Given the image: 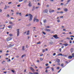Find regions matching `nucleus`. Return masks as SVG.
Returning <instances> with one entry per match:
<instances>
[{
    "instance_id": "34",
    "label": "nucleus",
    "mask_w": 74,
    "mask_h": 74,
    "mask_svg": "<svg viewBox=\"0 0 74 74\" xmlns=\"http://www.w3.org/2000/svg\"><path fill=\"white\" fill-rule=\"evenodd\" d=\"M45 49H43V51H42V52L43 53H44L45 52Z\"/></svg>"
},
{
    "instance_id": "57",
    "label": "nucleus",
    "mask_w": 74,
    "mask_h": 74,
    "mask_svg": "<svg viewBox=\"0 0 74 74\" xmlns=\"http://www.w3.org/2000/svg\"><path fill=\"white\" fill-rule=\"evenodd\" d=\"M14 58H12V60H13Z\"/></svg>"
},
{
    "instance_id": "29",
    "label": "nucleus",
    "mask_w": 74,
    "mask_h": 74,
    "mask_svg": "<svg viewBox=\"0 0 74 74\" xmlns=\"http://www.w3.org/2000/svg\"><path fill=\"white\" fill-rule=\"evenodd\" d=\"M10 17V15L9 14H7V17Z\"/></svg>"
},
{
    "instance_id": "41",
    "label": "nucleus",
    "mask_w": 74,
    "mask_h": 74,
    "mask_svg": "<svg viewBox=\"0 0 74 74\" xmlns=\"http://www.w3.org/2000/svg\"><path fill=\"white\" fill-rule=\"evenodd\" d=\"M9 23L10 24H13V23L12 22H9Z\"/></svg>"
},
{
    "instance_id": "13",
    "label": "nucleus",
    "mask_w": 74,
    "mask_h": 74,
    "mask_svg": "<svg viewBox=\"0 0 74 74\" xmlns=\"http://www.w3.org/2000/svg\"><path fill=\"white\" fill-rule=\"evenodd\" d=\"M63 45H65V47H66L68 45V44L67 43H65Z\"/></svg>"
},
{
    "instance_id": "58",
    "label": "nucleus",
    "mask_w": 74,
    "mask_h": 74,
    "mask_svg": "<svg viewBox=\"0 0 74 74\" xmlns=\"http://www.w3.org/2000/svg\"><path fill=\"white\" fill-rule=\"evenodd\" d=\"M11 11L12 12H14V10H11Z\"/></svg>"
},
{
    "instance_id": "19",
    "label": "nucleus",
    "mask_w": 74,
    "mask_h": 74,
    "mask_svg": "<svg viewBox=\"0 0 74 74\" xmlns=\"http://www.w3.org/2000/svg\"><path fill=\"white\" fill-rule=\"evenodd\" d=\"M73 58H74V53H73L72 56Z\"/></svg>"
},
{
    "instance_id": "61",
    "label": "nucleus",
    "mask_w": 74,
    "mask_h": 74,
    "mask_svg": "<svg viewBox=\"0 0 74 74\" xmlns=\"http://www.w3.org/2000/svg\"><path fill=\"white\" fill-rule=\"evenodd\" d=\"M60 69V68H59V67H58L57 68V69Z\"/></svg>"
},
{
    "instance_id": "31",
    "label": "nucleus",
    "mask_w": 74,
    "mask_h": 74,
    "mask_svg": "<svg viewBox=\"0 0 74 74\" xmlns=\"http://www.w3.org/2000/svg\"><path fill=\"white\" fill-rule=\"evenodd\" d=\"M49 68V66L45 68V69H47L48 68Z\"/></svg>"
},
{
    "instance_id": "44",
    "label": "nucleus",
    "mask_w": 74,
    "mask_h": 74,
    "mask_svg": "<svg viewBox=\"0 0 74 74\" xmlns=\"http://www.w3.org/2000/svg\"><path fill=\"white\" fill-rule=\"evenodd\" d=\"M68 1H67V3H69V2H70V1L71 0H68Z\"/></svg>"
},
{
    "instance_id": "50",
    "label": "nucleus",
    "mask_w": 74,
    "mask_h": 74,
    "mask_svg": "<svg viewBox=\"0 0 74 74\" xmlns=\"http://www.w3.org/2000/svg\"><path fill=\"white\" fill-rule=\"evenodd\" d=\"M70 37H73V38H74V36H70Z\"/></svg>"
},
{
    "instance_id": "36",
    "label": "nucleus",
    "mask_w": 74,
    "mask_h": 74,
    "mask_svg": "<svg viewBox=\"0 0 74 74\" xmlns=\"http://www.w3.org/2000/svg\"><path fill=\"white\" fill-rule=\"evenodd\" d=\"M56 55V53H53V56H55Z\"/></svg>"
},
{
    "instance_id": "7",
    "label": "nucleus",
    "mask_w": 74,
    "mask_h": 74,
    "mask_svg": "<svg viewBox=\"0 0 74 74\" xmlns=\"http://www.w3.org/2000/svg\"><path fill=\"white\" fill-rule=\"evenodd\" d=\"M12 39V38L10 37H9L7 39V41H9L11 40Z\"/></svg>"
},
{
    "instance_id": "47",
    "label": "nucleus",
    "mask_w": 74,
    "mask_h": 74,
    "mask_svg": "<svg viewBox=\"0 0 74 74\" xmlns=\"http://www.w3.org/2000/svg\"><path fill=\"white\" fill-rule=\"evenodd\" d=\"M71 52H73V50L72 49H71Z\"/></svg>"
},
{
    "instance_id": "11",
    "label": "nucleus",
    "mask_w": 74,
    "mask_h": 74,
    "mask_svg": "<svg viewBox=\"0 0 74 74\" xmlns=\"http://www.w3.org/2000/svg\"><path fill=\"white\" fill-rule=\"evenodd\" d=\"M29 3L28 5V6H29L30 7L32 6V4H31V2L29 1Z\"/></svg>"
},
{
    "instance_id": "5",
    "label": "nucleus",
    "mask_w": 74,
    "mask_h": 74,
    "mask_svg": "<svg viewBox=\"0 0 74 74\" xmlns=\"http://www.w3.org/2000/svg\"><path fill=\"white\" fill-rule=\"evenodd\" d=\"M36 21V22H38L39 21V19H36L35 18H34V22H35Z\"/></svg>"
},
{
    "instance_id": "10",
    "label": "nucleus",
    "mask_w": 74,
    "mask_h": 74,
    "mask_svg": "<svg viewBox=\"0 0 74 74\" xmlns=\"http://www.w3.org/2000/svg\"><path fill=\"white\" fill-rule=\"evenodd\" d=\"M64 11L65 12H67L68 11V9L66 8H65L64 9Z\"/></svg>"
},
{
    "instance_id": "26",
    "label": "nucleus",
    "mask_w": 74,
    "mask_h": 74,
    "mask_svg": "<svg viewBox=\"0 0 74 74\" xmlns=\"http://www.w3.org/2000/svg\"><path fill=\"white\" fill-rule=\"evenodd\" d=\"M57 21L58 23H60V20L58 19V20H57Z\"/></svg>"
},
{
    "instance_id": "56",
    "label": "nucleus",
    "mask_w": 74,
    "mask_h": 74,
    "mask_svg": "<svg viewBox=\"0 0 74 74\" xmlns=\"http://www.w3.org/2000/svg\"><path fill=\"white\" fill-rule=\"evenodd\" d=\"M11 3H12L11 2H10L8 3V4H11Z\"/></svg>"
},
{
    "instance_id": "51",
    "label": "nucleus",
    "mask_w": 74,
    "mask_h": 74,
    "mask_svg": "<svg viewBox=\"0 0 74 74\" xmlns=\"http://www.w3.org/2000/svg\"><path fill=\"white\" fill-rule=\"evenodd\" d=\"M27 0H25V1H24V3H26V2H27Z\"/></svg>"
},
{
    "instance_id": "43",
    "label": "nucleus",
    "mask_w": 74,
    "mask_h": 74,
    "mask_svg": "<svg viewBox=\"0 0 74 74\" xmlns=\"http://www.w3.org/2000/svg\"><path fill=\"white\" fill-rule=\"evenodd\" d=\"M69 42L70 44H71L72 43V41L71 40H70L69 41Z\"/></svg>"
},
{
    "instance_id": "25",
    "label": "nucleus",
    "mask_w": 74,
    "mask_h": 74,
    "mask_svg": "<svg viewBox=\"0 0 74 74\" xmlns=\"http://www.w3.org/2000/svg\"><path fill=\"white\" fill-rule=\"evenodd\" d=\"M61 49H62L61 48H60V49H59V50L60 52H61Z\"/></svg>"
},
{
    "instance_id": "35",
    "label": "nucleus",
    "mask_w": 74,
    "mask_h": 74,
    "mask_svg": "<svg viewBox=\"0 0 74 74\" xmlns=\"http://www.w3.org/2000/svg\"><path fill=\"white\" fill-rule=\"evenodd\" d=\"M18 1H19V2H21L23 1V0H19Z\"/></svg>"
},
{
    "instance_id": "60",
    "label": "nucleus",
    "mask_w": 74,
    "mask_h": 74,
    "mask_svg": "<svg viewBox=\"0 0 74 74\" xmlns=\"http://www.w3.org/2000/svg\"><path fill=\"white\" fill-rule=\"evenodd\" d=\"M60 13H62V14L63 13V12L62 11V12H60Z\"/></svg>"
},
{
    "instance_id": "37",
    "label": "nucleus",
    "mask_w": 74,
    "mask_h": 74,
    "mask_svg": "<svg viewBox=\"0 0 74 74\" xmlns=\"http://www.w3.org/2000/svg\"><path fill=\"white\" fill-rule=\"evenodd\" d=\"M48 72V71L47 70H46L45 71V72H46V73H47Z\"/></svg>"
},
{
    "instance_id": "63",
    "label": "nucleus",
    "mask_w": 74,
    "mask_h": 74,
    "mask_svg": "<svg viewBox=\"0 0 74 74\" xmlns=\"http://www.w3.org/2000/svg\"><path fill=\"white\" fill-rule=\"evenodd\" d=\"M64 57H67V55H64Z\"/></svg>"
},
{
    "instance_id": "32",
    "label": "nucleus",
    "mask_w": 74,
    "mask_h": 74,
    "mask_svg": "<svg viewBox=\"0 0 74 74\" xmlns=\"http://www.w3.org/2000/svg\"><path fill=\"white\" fill-rule=\"evenodd\" d=\"M9 47H12V45H11V44H10V45H9Z\"/></svg>"
},
{
    "instance_id": "15",
    "label": "nucleus",
    "mask_w": 74,
    "mask_h": 74,
    "mask_svg": "<svg viewBox=\"0 0 74 74\" xmlns=\"http://www.w3.org/2000/svg\"><path fill=\"white\" fill-rule=\"evenodd\" d=\"M50 27L49 26H47L46 27V28H49Z\"/></svg>"
},
{
    "instance_id": "16",
    "label": "nucleus",
    "mask_w": 74,
    "mask_h": 74,
    "mask_svg": "<svg viewBox=\"0 0 74 74\" xmlns=\"http://www.w3.org/2000/svg\"><path fill=\"white\" fill-rule=\"evenodd\" d=\"M24 46H23L22 47V49L24 51L25 50V49H24Z\"/></svg>"
},
{
    "instance_id": "46",
    "label": "nucleus",
    "mask_w": 74,
    "mask_h": 74,
    "mask_svg": "<svg viewBox=\"0 0 74 74\" xmlns=\"http://www.w3.org/2000/svg\"><path fill=\"white\" fill-rule=\"evenodd\" d=\"M20 5H17V7H19L20 6Z\"/></svg>"
},
{
    "instance_id": "30",
    "label": "nucleus",
    "mask_w": 74,
    "mask_h": 74,
    "mask_svg": "<svg viewBox=\"0 0 74 74\" xmlns=\"http://www.w3.org/2000/svg\"><path fill=\"white\" fill-rule=\"evenodd\" d=\"M48 63H47L46 64H45V66H48Z\"/></svg>"
},
{
    "instance_id": "39",
    "label": "nucleus",
    "mask_w": 74,
    "mask_h": 74,
    "mask_svg": "<svg viewBox=\"0 0 74 74\" xmlns=\"http://www.w3.org/2000/svg\"><path fill=\"white\" fill-rule=\"evenodd\" d=\"M42 33L44 35L46 34V33L45 32H42Z\"/></svg>"
},
{
    "instance_id": "22",
    "label": "nucleus",
    "mask_w": 74,
    "mask_h": 74,
    "mask_svg": "<svg viewBox=\"0 0 74 74\" xmlns=\"http://www.w3.org/2000/svg\"><path fill=\"white\" fill-rule=\"evenodd\" d=\"M33 74H39L38 72H34Z\"/></svg>"
},
{
    "instance_id": "53",
    "label": "nucleus",
    "mask_w": 74,
    "mask_h": 74,
    "mask_svg": "<svg viewBox=\"0 0 74 74\" xmlns=\"http://www.w3.org/2000/svg\"><path fill=\"white\" fill-rule=\"evenodd\" d=\"M49 12L50 13H51V12H52V11L51 10H49Z\"/></svg>"
},
{
    "instance_id": "45",
    "label": "nucleus",
    "mask_w": 74,
    "mask_h": 74,
    "mask_svg": "<svg viewBox=\"0 0 74 74\" xmlns=\"http://www.w3.org/2000/svg\"><path fill=\"white\" fill-rule=\"evenodd\" d=\"M66 39H67L69 40V39H70V38H68V37H67V38H66Z\"/></svg>"
},
{
    "instance_id": "3",
    "label": "nucleus",
    "mask_w": 74,
    "mask_h": 74,
    "mask_svg": "<svg viewBox=\"0 0 74 74\" xmlns=\"http://www.w3.org/2000/svg\"><path fill=\"white\" fill-rule=\"evenodd\" d=\"M19 30L20 29H18L17 30V36H18L19 34Z\"/></svg>"
},
{
    "instance_id": "28",
    "label": "nucleus",
    "mask_w": 74,
    "mask_h": 74,
    "mask_svg": "<svg viewBox=\"0 0 74 74\" xmlns=\"http://www.w3.org/2000/svg\"><path fill=\"white\" fill-rule=\"evenodd\" d=\"M9 35L10 36H13V35L12 34H9Z\"/></svg>"
},
{
    "instance_id": "21",
    "label": "nucleus",
    "mask_w": 74,
    "mask_h": 74,
    "mask_svg": "<svg viewBox=\"0 0 74 74\" xmlns=\"http://www.w3.org/2000/svg\"><path fill=\"white\" fill-rule=\"evenodd\" d=\"M25 55H23L22 56H21V58H23L24 56H25Z\"/></svg>"
},
{
    "instance_id": "20",
    "label": "nucleus",
    "mask_w": 74,
    "mask_h": 74,
    "mask_svg": "<svg viewBox=\"0 0 74 74\" xmlns=\"http://www.w3.org/2000/svg\"><path fill=\"white\" fill-rule=\"evenodd\" d=\"M64 66V64H61V66H62V67H63Z\"/></svg>"
},
{
    "instance_id": "55",
    "label": "nucleus",
    "mask_w": 74,
    "mask_h": 74,
    "mask_svg": "<svg viewBox=\"0 0 74 74\" xmlns=\"http://www.w3.org/2000/svg\"><path fill=\"white\" fill-rule=\"evenodd\" d=\"M26 48H28V45H26Z\"/></svg>"
},
{
    "instance_id": "52",
    "label": "nucleus",
    "mask_w": 74,
    "mask_h": 74,
    "mask_svg": "<svg viewBox=\"0 0 74 74\" xmlns=\"http://www.w3.org/2000/svg\"><path fill=\"white\" fill-rule=\"evenodd\" d=\"M19 14V12H17L16 13V14H17V15H18V14Z\"/></svg>"
},
{
    "instance_id": "12",
    "label": "nucleus",
    "mask_w": 74,
    "mask_h": 74,
    "mask_svg": "<svg viewBox=\"0 0 74 74\" xmlns=\"http://www.w3.org/2000/svg\"><path fill=\"white\" fill-rule=\"evenodd\" d=\"M29 31L28 30L27 32V35H29Z\"/></svg>"
},
{
    "instance_id": "24",
    "label": "nucleus",
    "mask_w": 74,
    "mask_h": 74,
    "mask_svg": "<svg viewBox=\"0 0 74 74\" xmlns=\"http://www.w3.org/2000/svg\"><path fill=\"white\" fill-rule=\"evenodd\" d=\"M60 55H61L62 56V54H61V53L59 54H58V55H57V56H60Z\"/></svg>"
},
{
    "instance_id": "62",
    "label": "nucleus",
    "mask_w": 74,
    "mask_h": 74,
    "mask_svg": "<svg viewBox=\"0 0 74 74\" xmlns=\"http://www.w3.org/2000/svg\"><path fill=\"white\" fill-rule=\"evenodd\" d=\"M28 16V14H27L25 15V16L27 17Z\"/></svg>"
},
{
    "instance_id": "64",
    "label": "nucleus",
    "mask_w": 74,
    "mask_h": 74,
    "mask_svg": "<svg viewBox=\"0 0 74 74\" xmlns=\"http://www.w3.org/2000/svg\"><path fill=\"white\" fill-rule=\"evenodd\" d=\"M2 50H0V53H2Z\"/></svg>"
},
{
    "instance_id": "1",
    "label": "nucleus",
    "mask_w": 74,
    "mask_h": 74,
    "mask_svg": "<svg viewBox=\"0 0 74 74\" xmlns=\"http://www.w3.org/2000/svg\"><path fill=\"white\" fill-rule=\"evenodd\" d=\"M28 16H29V21H32V14H29L28 15Z\"/></svg>"
},
{
    "instance_id": "2",
    "label": "nucleus",
    "mask_w": 74,
    "mask_h": 74,
    "mask_svg": "<svg viewBox=\"0 0 74 74\" xmlns=\"http://www.w3.org/2000/svg\"><path fill=\"white\" fill-rule=\"evenodd\" d=\"M53 37L56 39L59 38L58 37V35L56 34H55V35L53 36Z\"/></svg>"
},
{
    "instance_id": "38",
    "label": "nucleus",
    "mask_w": 74,
    "mask_h": 74,
    "mask_svg": "<svg viewBox=\"0 0 74 74\" xmlns=\"http://www.w3.org/2000/svg\"><path fill=\"white\" fill-rule=\"evenodd\" d=\"M11 71H12V72L13 73H14V71L13 70H12Z\"/></svg>"
},
{
    "instance_id": "4",
    "label": "nucleus",
    "mask_w": 74,
    "mask_h": 74,
    "mask_svg": "<svg viewBox=\"0 0 74 74\" xmlns=\"http://www.w3.org/2000/svg\"><path fill=\"white\" fill-rule=\"evenodd\" d=\"M30 69L32 70V72H35L34 69L33 68H32V67H30Z\"/></svg>"
},
{
    "instance_id": "18",
    "label": "nucleus",
    "mask_w": 74,
    "mask_h": 74,
    "mask_svg": "<svg viewBox=\"0 0 74 74\" xmlns=\"http://www.w3.org/2000/svg\"><path fill=\"white\" fill-rule=\"evenodd\" d=\"M8 27V28H9V29H11V28H12V27H11V25H9Z\"/></svg>"
},
{
    "instance_id": "6",
    "label": "nucleus",
    "mask_w": 74,
    "mask_h": 74,
    "mask_svg": "<svg viewBox=\"0 0 74 74\" xmlns=\"http://www.w3.org/2000/svg\"><path fill=\"white\" fill-rule=\"evenodd\" d=\"M48 12V10L47 9H45L43 10V12L44 13H47Z\"/></svg>"
},
{
    "instance_id": "40",
    "label": "nucleus",
    "mask_w": 74,
    "mask_h": 74,
    "mask_svg": "<svg viewBox=\"0 0 74 74\" xmlns=\"http://www.w3.org/2000/svg\"><path fill=\"white\" fill-rule=\"evenodd\" d=\"M43 54H41L40 55V56H43Z\"/></svg>"
},
{
    "instance_id": "48",
    "label": "nucleus",
    "mask_w": 74,
    "mask_h": 74,
    "mask_svg": "<svg viewBox=\"0 0 74 74\" xmlns=\"http://www.w3.org/2000/svg\"><path fill=\"white\" fill-rule=\"evenodd\" d=\"M73 38L72 37L71 38V40H73Z\"/></svg>"
},
{
    "instance_id": "27",
    "label": "nucleus",
    "mask_w": 74,
    "mask_h": 74,
    "mask_svg": "<svg viewBox=\"0 0 74 74\" xmlns=\"http://www.w3.org/2000/svg\"><path fill=\"white\" fill-rule=\"evenodd\" d=\"M46 19H45L44 20V21H43V22L45 23H46Z\"/></svg>"
},
{
    "instance_id": "14",
    "label": "nucleus",
    "mask_w": 74,
    "mask_h": 74,
    "mask_svg": "<svg viewBox=\"0 0 74 74\" xmlns=\"http://www.w3.org/2000/svg\"><path fill=\"white\" fill-rule=\"evenodd\" d=\"M57 62L58 63H59L60 62V60H59V59H57Z\"/></svg>"
},
{
    "instance_id": "8",
    "label": "nucleus",
    "mask_w": 74,
    "mask_h": 74,
    "mask_svg": "<svg viewBox=\"0 0 74 74\" xmlns=\"http://www.w3.org/2000/svg\"><path fill=\"white\" fill-rule=\"evenodd\" d=\"M45 30H46V32H50V31H51V30H50L49 29H45Z\"/></svg>"
},
{
    "instance_id": "54",
    "label": "nucleus",
    "mask_w": 74,
    "mask_h": 74,
    "mask_svg": "<svg viewBox=\"0 0 74 74\" xmlns=\"http://www.w3.org/2000/svg\"><path fill=\"white\" fill-rule=\"evenodd\" d=\"M37 62H39V61L38 60H37Z\"/></svg>"
},
{
    "instance_id": "49",
    "label": "nucleus",
    "mask_w": 74,
    "mask_h": 74,
    "mask_svg": "<svg viewBox=\"0 0 74 74\" xmlns=\"http://www.w3.org/2000/svg\"><path fill=\"white\" fill-rule=\"evenodd\" d=\"M35 68L36 69H37V67L36 66H35Z\"/></svg>"
},
{
    "instance_id": "9",
    "label": "nucleus",
    "mask_w": 74,
    "mask_h": 74,
    "mask_svg": "<svg viewBox=\"0 0 74 74\" xmlns=\"http://www.w3.org/2000/svg\"><path fill=\"white\" fill-rule=\"evenodd\" d=\"M73 57L71 56H69L68 57V58L69 59H71L73 58Z\"/></svg>"
},
{
    "instance_id": "17",
    "label": "nucleus",
    "mask_w": 74,
    "mask_h": 74,
    "mask_svg": "<svg viewBox=\"0 0 74 74\" xmlns=\"http://www.w3.org/2000/svg\"><path fill=\"white\" fill-rule=\"evenodd\" d=\"M51 70H52V71H54V68H53L51 67Z\"/></svg>"
},
{
    "instance_id": "23",
    "label": "nucleus",
    "mask_w": 74,
    "mask_h": 74,
    "mask_svg": "<svg viewBox=\"0 0 74 74\" xmlns=\"http://www.w3.org/2000/svg\"><path fill=\"white\" fill-rule=\"evenodd\" d=\"M37 44H41V42H40V41H39V42H37Z\"/></svg>"
},
{
    "instance_id": "42",
    "label": "nucleus",
    "mask_w": 74,
    "mask_h": 74,
    "mask_svg": "<svg viewBox=\"0 0 74 74\" xmlns=\"http://www.w3.org/2000/svg\"><path fill=\"white\" fill-rule=\"evenodd\" d=\"M61 5H63L64 4V3H60Z\"/></svg>"
},
{
    "instance_id": "33",
    "label": "nucleus",
    "mask_w": 74,
    "mask_h": 74,
    "mask_svg": "<svg viewBox=\"0 0 74 74\" xmlns=\"http://www.w3.org/2000/svg\"><path fill=\"white\" fill-rule=\"evenodd\" d=\"M40 61H42L43 60V59L42 58H40Z\"/></svg>"
},
{
    "instance_id": "59",
    "label": "nucleus",
    "mask_w": 74,
    "mask_h": 74,
    "mask_svg": "<svg viewBox=\"0 0 74 74\" xmlns=\"http://www.w3.org/2000/svg\"><path fill=\"white\" fill-rule=\"evenodd\" d=\"M5 55L6 56H8V53H6V54Z\"/></svg>"
}]
</instances>
